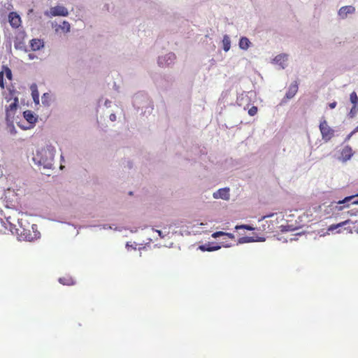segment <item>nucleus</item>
Masks as SVG:
<instances>
[{
    "mask_svg": "<svg viewBox=\"0 0 358 358\" xmlns=\"http://www.w3.org/2000/svg\"><path fill=\"white\" fill-rule=\"evenodd\" d=\"M44 43L43 41L38 38H34L30 41V47L32 51L39 50L41 48H43Z\"/></svg>",
    "mask_w": 358,
    "mask_h": 358,
    "instance_id": "obj_9",
    "label": "nucleus"
},
{
    "mask_svg": "<svg viewBox=\"0 0 358 358\" xmlns=\"http://www.w3.org/2000/svg\"><path fill=\"white\" fill-rule=\"evenodd\" d=\"M0 87L2 89L5 87L3 83V72H0Z\"/></svg>",
    "mask_w": 358,
    "mask_h": 358,
    "instance_id": "obj_29",
    "label": "nucleus"
},
{
    "mask_svg": "<svg viewBox=\"0 0 358 358\" xmlns=\"http://www.w3.org/2000/svg\"><path fill=\"white\" fill-rule=\"evenodd\" d=\"M24 117L26 119V120L31 123H35L36 121V117H34L33 113L31 110H26L24 112Z\"/></svg>",
    "mask_w": 358,
    "mask_h": 358,
    "instance_id": "obj_13",
    "label": "nucleus"
},
{
    "mask_svg": "<svg viewBox=\"0 0 358 358\" xmlns=\"http://www.w3.org/2000/svg\"><path fill=\"white\" fill-rule=\"evenodd\" d=\"M59 282L64 285H73V280L71 278H60Z\"/></svg>",
    "mask_w": 358,
    "mask_h": 358,
    "instance_id": "obj_19",
    "label": "nucleus"
},
{
    "mask_svg": "<svg viewBox=\"0 0 358 358\" xmlns=\"http://www.w3.org/2000/svg\"><path fill=\"white\" fill-rule=\"evenodd\" d=\"M224 235H225V232H223V231H216V232H215V233H213L212 234V236L213 238H218V237H220L221 236H224Z\"/></svg>",
    "mask_w": 358,
    "mask_h": 358,
    "instance_id": "obj_28",
    "label": "nucleus"
},
{
    "mask_svg": "<svg viewBox=\"0 0 358 358\" xmlns=\"http://www.w3.org/2000/svg\"><path fill=\"white\" fill-rule=\"evenodd\" d=\"M51 16H64L66 17L69 15L68 10L62 6H57L52 7L50 10Z\"/></svg>",
    "mask_w": 358,
    "mask_h": 358,
    "instance_id": "obj_4",
    "label": "nucleus"
},
{
    "mask_svg": "<svg viewBox=\"0 0 358 358\" xmlns=\"http://www.w3.org/2000/svg\"><path fill=\"white\" fill-rule=\"evenodd\" d=\"M8 21L11 27L18 28L21 24V18L15 12H11L8 15Z\"/></svg>",
    "mask_w": 358,
    "mask_h": 358,
    "instance_id": "obj_5",
    "label": "nucleus"
},
{
    "mask_svg": "<svg viewBox=\"0 0 358 358\" xmlns=\"http://www.w3.org/2000/svg\"><path fill=\"white\" fill-rule=\"evenodd\" d=\"M358 113V106H353L348 114L349 117L352 118L354 117L356 114Z\"/></svg>",
    "mask_w": 358,
    "mask_h": 358,
    "instance_id": "obj_25",
    "label": "nucleus"
},
{
    "mask_svg": "<svg viewBox=\"0 0 358 358\" xmlns=\"http://www.w3.org/2000/svg\"><path fill=\"white\" fill-rule=\"evenodd\" d=\"M224 236H227L228 237H229L231 239H233L234 238V236L232 234H230V233H226L225 232V235Z\"/></svg>",
    "mask_w": 358,
    "mask_h": 358,
    "instance_id": "obj_34",
    "label": "nucleus"
},
{
    "mask_svg": "<svg viewBox=\"0 0 358 358\" xmlns=\"http://www.w3.org/2000/svg\"><path fill=\"white\" fill-rule=\"evenodd\" d=\"M21 38L19 37H16L15 40L14 41V46L15 49L22 50H26V45L24 42V33H22L21 34Z\"/></svg>",
    "mask_w": 358,
    "mask_h": 358,
    "instance_id": "obj_10",
    "label": "nucleus"
},
{
    "mask_svg": "<svg viewBox=\"0 0 358 358\" xmlns=\"http://www.w3.org/2000/svg\"><path fill=\"white\" fill-rule=\"evenodd\" d=\"M358 113V106H353L348 114L349 117L352 118L354 117L356 114Z\"/></svg>",
    "mask_w": 358,
    "mask_h": 358,
    "instance_id": "obj_24",
    "label": "nucleus"
},
{
    "mask_svg": "<svg viewBox=\"0 0 358 358\" xmlns=\"http://www.w3.org/2000/svg\"><path fill=\"white\" fill-rule=\"evenodd\" d=\"M31 96L34 103H39V93L36 84H33L31 86Z\"/></svg>",
    "mask_w": 358,
    "mask_h": 358,
    "instance_id": "obj_11",
    "label": "nucleus"
},
{
    "mask_svg": "<svg viewBox=\"0 0 358 358\" xmlns=\"http://www.w3.org/2000/svg\"><path fill=\"white\" fill-rule=\"evenodd\" d=\"M41 101L43 105L49 106L50 101V95L48 93H44L42 96Z\"/></svg>",
    "mask_w": 358,
    "mask_h": 358,
    "instance_id": "obj_22",
    "label": "nucleus"
},
{
    "mask_svg": "<svg viewBox=\"0 0 358 358\" xmlns=\"http://www.w3.org/2000/svg\"><path fill=\"white\" fill-rule=\"evenodd\" d=\"M236 229H247V230H252L254 228L250 225H247V224H242V225H240V226H236Z\"/></svg>",
    "mask_w": 358,
    "mask_h": 358,
    "instance_id": "obj_27",
    "label": "nucleus"
},
{
    "mask_svg": "<svg viewBox=\"0 0 358 358\" xmlns=\"http://www.w3.org/2000/svg\"><path fill=\"white\" fill-rule=\"evenodd\" d=\"M64 32H69L70 31L71 25L67 21H64L62 24L59 26Z\"/></svg>",
    "mask_w": 358,
    "mask_h": 358,
    "instance_id": "obj_21",
    "label": "nucleus"
},
{
    "mask_svg": "<svg viewBox=\"0 0 358 358\" xmlns=\"http://www.w3.org/2000/svg\"><path fill=\"white\" fill-rule=\"evenodd\" d=\"M357 131H355V129L348 135V136L346 137L345 138V141H349L350 139V138L352 136L353 134H355Z\"/></svg>",
    "mask_w": 358,
    "mask_h": 358,
    "instance_id": "obj_31",
    "label": "nucleus"
},
{
    "mask_svg": "<svg viewBox=\"0 0 358 358\" xmlns=\"http://www.w3.org/2000/svg\"><path fill=\"white\" fill-rule=\"evenodd\" d=\"M355 11V7L352 6H343L338 10V15L341 17L345 18L348 14L353 13Z\"/></svg>",
    "mask_w": 358,
    "mask_h": 358,
    "instance_id": "obj_7",
    "label": "nucleus"
},
{
    "mask_svg": "<svg viewBox=\"0 0 358 358\" xmlns=\"http://www.w3.org/2000/svg\"><path fill=\"white\" fill-rule=\"evenodd\" d=\"M7 104L5 106L6 120L7 122H13L15 114L19 107V100L16 96L10 95L6 97Z\"/></svg>",
    "mask_w": 358,
    "mask_h": 358,
    "instance_id": "obj_1",
    "label": "nucleus"
},
{
    "mask_svg": "<svg viewBox=\"0 0 358 358\" xmlns=\"http://www.w3.org/2000/svg\"><path fill=\"white\" fill-rule=\"evenodd\" d=\"M336 105H337L336 101H334V102L330 103L329 104V108H330L331 109H333V108H334L336 106Z\"/></svg>",
    "mask_w": 358,
    "mask_h": 358,
    "instance_id": "obj_32",
    "label": "nucleus"
},
{
    "mask_svg": "<svg viewBox=\"0 0 358 358\" xmlns=\"http://www.w3.org/2000/svg\"><path fill=\"white\" fill-rule=\"evenodd\" d=\"M220 248V246H219V245L210 247L209 245H202L199 246V249L201 251L212 252V251L217 250Z\"/></svg>",
    "mask_w": 358,
    "mask_h": 358,
    "instance_id": "obj_17",
    "label": "nucleus"
},
{
    "mask_svg": "<svg viewBox=\"0 0 358 358\" xmlns=\"http://www.w3.org/2000/svg\"><path fill=\"white\" fill-rule=\"evenodd\" d=\"M229 188L227 187L219 189L217 191L213 193V197L215 199L229 200Z\"/></svg>",
    "mask_w": 358,
    "mask_h": 358,
    "instance_id": "obj_6",
    "label": "nucleus"
},
{
    "mask_svg": "<svg viewBox=\"0 0 358 358\" xmlns=\"http://www.w3.org/2000/svg\"><path fill=\"white\" fill-rule=\"evenodd\" d=\"M287 57L286 55H278L275 57L274 61L276 63H279L282 66V68H284L283 65L284 63L287 61Z\"/></svg>",
    "mask_w": 358,
    "mask_h": 358,
    "instance_id": "obj_16",
    "label": "nucleus"
},
{
    "mask_svg": "<svg viewBox=\"0 0 358 358\" xmlns=\"http://www.w3.org/2000/svg\"><path fill=\"white\" fill-rule=\"evenodd\" d=\"M3 73L6 74V78L11 80H12V71L8 66L3 67Z\"/></svg>",
    "mask_w": 358,
    "mask_h": 358,
    "instance_id": "obj_23",
    "label": "nucleus"
},
{
    "mask_svg": "<svg viewBox=\"0 0 358 358\" xmlns=\"http://www.w3.org/2000/svg\"><path fill=\"white\" fill-rule=\"evenodd\" d=\"M341 155L345 161L350 159L353 155L352 148L350 146L345 147L341 152Z\"/></svg>",
    "mask_w": 358,
    "mask_h": 358,
    "instance_id": "obj_12",
    "label": "nucleus"
},
{
    "mask_svg": "<svg viewBox=\"0 0 358 358\" xmlns=\"http://www.w3.org/2000/svg\"><path fill=\"white\" fill-rule=\"evenodd\" d=\"M319 128L322 134V138L325 142H328L334 136V130L328 125L327 122L325 120L320 122Z\"/></svg>",
    "mask_w": 358,
    "mask_h": 358,
    "instance_id": "obj_3",
    "label": "nucleus"
},
{
    "mask_svg": "<svg viewBox=\"0 0 358 358\" xmlns=\"http://www.w3.org/2000/svg\"><path fill=\"white\" fill-rule=\"evenodd\" d=\"M352 197L351 196H348V197H346L345 199H344L342 201H339L338 202V204H342V203H345L346 201H348L350 200H351Z\"/></svg>",
    "mask_w": 358,
    "mask_h": 358,
    "instance_id": "obj_30",
    "label": "nucleus"
},
{
    "mask_svg": "<svg viewBox=\"0 0 358 358\" xmlns=\"http://www.w3.org/2000/svg\"><path fill=\"white\" fill-rule=\"evenodd\" d=\"M250 45V41L246 37H242L239 41V47L243 50H247Z\"/></svg>",
    "mask_w": 358,
    "mask_h": 358,
    "instance_id": "obj_14",
    "label": "nucleus"
},
{
    "mask_svg": "<svg viewBox=\"0 0 358 358\" xmlns=\"http://www.w3.org/2000/svg\"><path fill=\"white\" fill-rule=\"evenodd\" d=\"M110 120L111 121H115L116 120V115L115 114H110Z\"/></svg>",
    "mask_w": 358,
    "mask_h": 358,
    "instance_id": "obj_33",
    "label": "nucleus"
},
{
    "mask_svg": "<svg viewBox=\"0 0 358 358\" xmlns=\"http://www.w3.org/2000/svg\"><path fill=\"white\" fill-rule=\"evenodd\" d=\"M350 101L353 106H358V96L355 92H352L350 94Z\"/></svg>",
    "mask_w": 358,
    "mask_h": 358,
    "instance_id": "obj_20",
    "label": "nucleus"
},
{
    "mask_svg": "<svg viewBox=\"0 0 358 358\" xmlns=\"http://www.w3.org/2000/svg\"><path fill=\"white\" fill-rule=\"evenodd\" d=\"M349 222H350V220H345L344 222H342L336 224H331L328 227V231H333L334 230H335L341 227H343L344 225H345L346 224H348Z\"/></svg>",
    "mask_w": 358,
    "mask_h": 358,
    "instance_id": "obj_18",
    "label": "nucleus"
},
{
    "mask_svg": "<svg viewBox=\"0 0 358 358\" xmlns=\"http://www.w3.org/2000/svg\"><path fill=\"white\" fill-rule=\"evenodd\" d=\"M55 148L52 146H48L41 149L39 152L41 155L40 163L43 164L45 166H49L55 157Z\"/></svg>",
    "mask_w": 358,
    "mask_h": 358,
    "instance_id": "obj_2",
    "label": "nucleus"
},
{
    "mask_svg": "<svg viewBox=\"0 0 358 358\" xmlns=\"http://www.w3.org/2000/svg\"><path fill=\"white\" fill-rule=\"evenodd\" d=\"M355 131H358V126L355 128Z\"/></svg>",
    "mask_w": 358,
    "mask_h": 358,
    "instance_id": "obj_36",
    "label": "nucleus"
},
{
    "mask_svg": "<svg viewBox=\"0 0 358 358\" xmlns=\"http://www.w3.org/2000/svg\"><path fill=\"white\" fill-rule=\"evenodd\" d=\"M29 58H31V59H32V58H33V57H32V55H29Z\"/></svg>",
    "mask_w": 358,
    "mask_h": 358,
    "instance_id": "obj_37",
    "label": "nucleus"
},
{
    "mask_svg": "<svg viewBox=\"0 0 358 358\" xmlns=\"http://www.w3.org/2000/svg\"><path fill=\"white\" fill-rule=\"evenodd\" d=\"M222 43H223L224 50L225 52H227L230 49V47H231V41H230V38L228 36H227V35L224 36L223 40H222Z\"/></svg>",
    "mask_w": 358,
    "mask_h": 358,
    "instance_id": "obj_15",
    "label": "nucleus"
},
{
    "mask_svg": "<svg viewBox=\"0 0 358 358\" xmlns=\"http://www.w3.org/2000/svg\"><path fill=\"white\" fill-rule=\"evenodd\" d=\"M298 83L296 81H294L289 87L288 91L287 92L285 95L286 98L288 99L293 98L298 92Z\"/></svg>",
    "mask_w": 358,
    "mask_h": 358,
    "instance_id": "obj_8",
    "label": "nucleus"
},
{
    "mask_svg": "<svg viewBox=\"0 0 358 358\" xmlns=\"http://www.w3.org/2000/svg\"><path fill=\"white\" fill-rule=\"evenodd\" d=\"M157 233L159 234V235L161 237H163V236H162V231H157Z\"/></svg>",
    "mask_w": 358,
    "mask_h": 358,
    "instance_id": "obj_35",
    "label": "nucleus"
},
{
    "mask_svg": "<svg viewBox=\"0 0 358 358\" xmlns=\"http://www.w3.org/2000/svg\"><path fill=\"white\" fill-rule=\"evenodd\" d=\"M257 106H252L249 110H248V114L250 115V116H254L255 115L257 114Z\"/></svg>",
    "mask_w": 358,
    "mask_h": 358,
    "instance_id": "obj_26",
    "label": "nucleus"
}]
</instances>
